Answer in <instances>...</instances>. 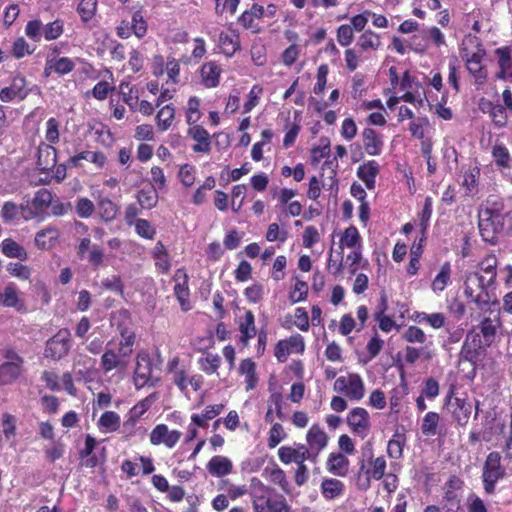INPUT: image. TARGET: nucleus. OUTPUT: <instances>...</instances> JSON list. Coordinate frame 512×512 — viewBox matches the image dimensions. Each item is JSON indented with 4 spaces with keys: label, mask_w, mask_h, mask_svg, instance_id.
<instances>
[{
    "label": "nucleus",
    "mask_w": 512,
    "mask_h": 512,
    "mask_svg": "<svg viewBox=\"0 0 512 512\" xmlns=\"http://www.w3.org/2000/svg\"><path fill=\"white\" fill-rule=\"evenodd\" d=\"M329 437L318 424H313L306 434V450L310 456V462L317 463L319 454L328 444Z\"/></svg>",
    "instance_id": "f3484780"
},
{
    "label": "nucleus",
    "mask_w": 512,
    "mask_h": 512,
    "mask_svg": "<svg viewBox=\"0 0 512 512\" xmlns=\"http://www.w3.org/2000/svg\"><path fill=\"white\" fill-rule=\"evenodd\" d=\"M362 147L369 156H379L384 149V136L375 129L367 127L361 133Z\"/></svg>",
    "instance_id": "a878e982"
},
{
    "label": "nucleus",
    "mask_w": 512,
    "mask_h": 512,
    "mask_svg": "<svg viewBox=\"0 0 512 512\" xmlns=\"http://www.w3.org/2000/svg\"><path fill=\"white\" fill-rule=\"evenodd\" d=\"M218 47L226 57H232L241 49L240 34L236 29L221 31L218 36Z\"/></svg>",
    "instance_id": "bb28decb"
},
{
    "label": "nucleus",
    "mask_w": 512,
    "mask_h": 512,
    "mask_svg": "<svg viewBox=\"0 0 512 512\" xmlns=\"http://www.w3.org/2000/svg\"><path fill=\"white\" fill-rule=\"evenodd\" d=\"M117 330L121 336V340L118 343L117 347L120 348V350L126 351L130 354L133 353V347L136 342V333L135 331L124 325V324H118Z\"/></svg>",
    "instance_id": "de8ad7c7"
},
{
    "label": "nucleus",
    "mask_w": 512,
    "mask_h": 512,
    "mask_svg": "<svg viewBox=\"0 0 512 512\" xmlns=\"http://www.w3.org/2000/svg\"><path fill=\"white\" fill-rule=\"evenodd\" d=\"M406 442V436L403 433L396 432L388 441L387 453L389 457L399 459L403 455V447Z\"/></svg>",
    "instance_id": "4d7b16f0"
},
{
    "label": "nucleus",
    "mask_w": 512,
    "mask_h": 512,
    "mask_svg": "<svg viewBox=\"0 0 512 512\" xmlns=\"http://www.w3.org/2000/svg\"><path fill=\"white\" fill-rule=\"evenodd\" d=\"M401 338L408 343L423 344L426 341L424 331L415 325L408 326L401 334Z\"/></svg>",
    "instance_id": "338daca9"
},
{
    "label": "nucleus",
    "mask_w": 512,
    "mask_h": 512,
    "mask_svg": "<svg viewBox=\"0 0 512 512\" xmlns=\"http://www.w3.org/2000/svg\"><path fill=\"white\" fill-rule=\"evenodd\" d=\"M333 389L351 401H360L365 395V385L358 373H348L346 376L338 377Z\"/></svg>",
    "instance_id": "1a4fd4ad"
},
{
    "label": "nucleus",
    "mask_w": 512,
    "mask_h": 512,
    "mask_svg": "<svg viewBox=\"0 0 512 512\" xmlns=\"http://www.w3.org/2000/svg\"><path fill=\"white\" fill-rule=\"evenodd\" d=\"M181 432L169 430L166 424H157L151 431L149 439L152 445L163 444L166 448L172 449L180 440Z\"/></svg>",
    "instance_id": "4be33fe9"
},
{
    "label": "nucleus",
    "mask_w": 512,
    "mask_h": 512,
    "mask_svg": "<svg viewBox=\"0 0 512 512\" xmlns=\"http://www.w3.org/2000/svg\"><path fill=\"white\" fill-rule=\"evenodd\" d=\"M97 205L99 216L103 221L111 222L117 217L119 208L111 199L101 198Z\"/></svg>",
    "instance_id": "3c124183"
},
{
    "label": "nucleus",
    "mask_w": 512,
    "mask_h": 512,
    "mask_svg": "<svg viewBox=\"0 0 512 512\" xmlns=\"http://www.w3.org/2000/svg\"><path fill=\"white\" fill-rule=\"evenodd\" d=\"M238 372L245 377L244 384L247 392L256 388L259 378L256 373V364L251 358L241 360Z\"/></svg>",
    "instance_id": "f704fd0d"
},
{
    "label": "nucleus",
    "mask_w": 512,
    "mask_h": 512,
    "mask_svg": "<svg viewBox=\"0 0 512 512\" xmlns=\"http://www.w3.org/2000/svg\"><path fill=\"white\" fill-rule=\"evenodd\" d=\"M345 485L335 478L324 479L321 483V492L325 499L333 500L343 495Z\"/></svg>",
    "instance_id": "79ce46f5"
},
{
    "label": "nucleus",
    "mask_w": 512,
    "mask_h": 512,
    "mask_svg": "<svg viewBox=\"0 0 512 512\" xmlns=\"http://www.w3.org/2000/svg\"><path fill=\"white\" fill-rule=\"evenodd\" d=\"M416 320L419 323H426L433 329H440L445 326L446 317L443 313H425L421 312L417 314Z\"/></svg>",
    "instance_id": "680f3d73"
},
{
    "label": "nucleus",
    "mask_w": 512,
    "mask_h": 512,
    "mask_svg": "<svg viewBox=\"0 0 512 512\" xmlns=\"http://www.w3.org/2000/svg\"><path fill=\"white\" fill-rule=\"evenodd\" d=\"M75 68V63L69 57H60L57 59H48L46 61L45 72L51 69L60 76L72 72Z\"/></svg>",
    "instance_id": "a18cd8bd"
},
{
    "label": "nucleus",
    "mask_w": 512,
    "mask_h": 512,
    "mask_svg": "<svg viewBox=\"0 0 512 512\" xmlns=\"http://www.w3.org/2000/svg\"><path fill=\"white\" fill-rule=\"evenodd\" d=\"M305 341L301 334H293L288 338L279 340L274 348V356L280 363H285L290 354H303Z\"/></svg>",
    "instance_id": "4468645a"
},
{
    "label": "nucleus",
    "mask_w": 512,
    "mask_h": 512,
    "mask_svg": "<svg viewBox=\"0 0 512 512\" xmlns=\"http://www.w3.org/2000/svg\"><path fill=\"white\" fill-rule=\"evenodd\" d=\"M57 164V150L54 146L41 142L38 146L37 153V168L40 172L45 173L46 177L41 179L40 182L43 184H49L51 182V176L49 172L54 169Z\"/></svg>",
    "instance_id": "a211bd4d"
},
{
    "label": "nucleus",
    "mask_w": 512,
    "mask_h": 512,
    "mask_svg": "<svg viewBox=\"0 0 512 512\" xmlns=\"http://www.w3.org/2000/svg\"><path fill=\"white\" fill-rule=\"evenodd\" d=\"M247 192L245 184H237L231 190V209L234 213H239L244 204V197Z\"/></svg>",
    "instance_id": "0e129e2a"
},
{
    "label": "nucleus",
    "mask_w": 512,
    "mask_h": 512,
    "mask_svg": "<svg viewBox=\"0 0 512 512\" xmlns=\"http://www.w3.org/2000/svg\"><path fill=\"white\" fill-rule=\"evenodd\" d=\"M132 354L120 350L115 347L113 341H109L105 347V351L101 356L100 367L101 370L107 374L113 370L118 373H124L129 365L130 357Z\"/></svg>",
    "instance_id": "6e6552de"
},
{
    "label": "nucleus",
    "mask_w": 512,
    "mask_h": 512,
    "mask_svg": "<svg viewBox=\"0 0 512 512\" xmlns=\"http://www.w3.org/2000/svg\"><path fill=\"white\" fill-rule=\"evenodd\" d=\"M175 119V107L173 104H167L161 107L156 114V123L159 131H167Z\"/></svg>",
    "instance_id": "49530a36"
},
{
    "label": "nucleus",
    "mask_w": 512,
    "mask_h": 512,
    "mask_svg": "<svg viewBox=\"0 0 512 512\" xmlns=\"http://www.w3.org/2000/svg\"><path fill=\"white\" fill-rule=\"evenodd\" d=\"M346 261L350 275H355L359 268L367 269L369 267L368 260L363 258L362 251L359 248L351 251L347 255Z\"/></svg>",
    "instance_id": "5fc2aeb1"
},
{
    "label": "nucleus",
    "mask_w": 512,
    "mask_h": 512,
    "mask_svg": "<svg viewBox=\"0 0 512 512\" xmlns=\"http://www.w3.org/2000/svg\"><path fill=\"white\" fill-rule=\"evenodd\" d=\"M53 204V194L48 189H39L30 203L26 206L21 205V216L25 220L42 218L47 209Z\"/></svg>",
    "instance_id": "f8f14e48"
},
{
    "label": "nucleus",
    "mask_w": 512,
    "mask_h": 512,
    "mask_svg": "<svg viewBox=\"0 0 512 512\" xmlns=\"http://www.w3.org/2000/svg\"><path fill=\"white\" fill-rule=\"evenodd\" d=\"M173 280L175 281L173 292L181 310L184 312L191 310L189 276L186 270L184 268L177 269Z\"/></svg>",
    "instance_id": "aec40b11"
},
{
    "label": "nucleus",
    "mask_w": 512,
    "mask_h": 512,
    "mask_svg": "<svg viewBox=\"0 0 512 512\" xmlns=\"http://www.w3.org/2000/svg\"><path fill=\"white\" fill-rule=\"evenodd\" d=\"M358 464L357 479L359 486L363 489L370 487L371 479L380 480L385 475L386 460L383 456L373 458L371 454L368 458V466H366L364 459L359 460Z\"/></svg>",
    "instance_id": "9d476101"
},
{
    "label": "nucleus",
    "mask_w": 512,
    "mask_h": 512,
    "mask_svg": "<svg viewBox=\"0 0 512 512\" xmlns=\"http://www.w3.org/2000/svg\"><path fill=\"white\" fill-rule=\"evenodd\" d=\"M0 305L14 308L18 312L26 311L24 301L19 297V290L13 282L7 284L3 292L0 293Z\"/></svg>",
    "instance_id": "7c9ffc66"
},
{
    "label": "nucleus",
    "mask_w": 512,
    "mask_h": 512,
    "mask_svg": "<svg viewBox=\"0 0 512 512\" xmlns=\"http://www.w3.org/2000/svg\"><path fill=\"white\" fill-rule=\"evenodd\" d=\"M462 60L466 70L474 80L476 86H483L488 79V70L483 61L486 57V49L477 35H467L460 49Z\"/></svg>",
    "instance_id": "f257e3e1"
},
{
    "label": "nucleus",
    "mask_w": 512,
    "mask_h": 512,
    "mask_svg": "<svg viewBox=\"0 0 512 512\" xmlns=\"http://www.w3.org/2000/svg\"><path fill=\"white\" fill-rule=\"evenodd\" d=\"M208 472L215 477H225L233 470L232 461L222 455L213 456L207 463Z\"/></svg>",
    "instance_id": "c9c22d12"
},
{
    "label": "nucleus",
    "mask_w": 512,
    "mask_h": 512,
    "mask_svg": "<svg viewBox=\"0 0 512 512\" xmlns=\"http://www.w3.org/2000/svg\"><path fill=\"white\" fill-rule=\"evenodd\" d=\"M199 74L205 88H215L220 84L222 68L216 61H207L200 67Z\"/></svg>",
    "instance_id": "c756f323"
},
{
    "label": "nucleus",
    "mask_w": 512,
    "mask_h": 512,
    "mask_svg": "<svg viewBox=\"0 0 512 512\" xmlns=\"http://www.w3.org/2000/svg\"><path fill=\"white\" fill-rule=\"evenodd\" d=\"M121 418L115 411H105L99 418L97 426L104 432H115L119 429Z\"/></svg>",
    "instance_id": "09e8293b"
},
{
    "label": "nucleus",
    "mask_w": 512,
    "mask_h": 512,
    "mask_svg": "<svg viewBox=\"0 0 512 512\" xmlns=\"http://www.w3.org/2000/svg\"><path fill=\"white\" fill-rule=\"evenodd\" d=\"M243 315L236 320L240 332L239 342L247 347L249 341L257 335L254 313L246 308L242 309Z\"/></svg>",
    "instance_id": "393cba45"
},
{
    "label": "nucleus",
    "mask_w": 512,
    "mask_h": 512,
    "mask_svg": "<svg viewBox=\"0 0 512 512\" xmlns=\"http://www.w3.org/2000/svg\"><path fill=\"white\" fill-rule=\"evenodd\" d=\"M511 47L502 46L495 50V55L498 57L499 73L497 75L500 79H506L511 75L512 68Z\"/></svg>",
    "instance_id": "58836bf2"
},
{
    "label": "nucleus",
    "mask_w": 512,
    "mask_h": 512,
    "mask_svg": "<svg viewBox=\"0 0 512 512\" xmlns=\"http://www.w3.org/2000/svg\"><path fill=\"white\" fill-rule=\"evenodd\" d=\"M445 406L449 413H451L453 420L459 426H466L472 414V403L466 396H459L454 394L453 388L445 398Z\"/></svg>",
    "instance_id": "9b49d317"
},
{
    "label": "nucleus",
    "mask_w": 512,
    "mask_h": 512,
    "mask_svg": "<svg viewBox=\"0 0 512 512\" xmlns=\"http://www.w3.org/2000/svg\"><path fill=\"white\" fill-rule=\"evenodd\" d=\"M346 423L352 434L365 439L371 429L370 415L365 408L355 407L346 416Z\"/></svg>",
    "instance_id": "2eb2a0df"
},
{
    "label": "nucleus",
    "mask_w": 512,
    "mask_h": 512,
    "mask_svg": "<svg viewBox=\"0 0 512 512\" xmlns=\"http://www.w3.org/2000/svg\"><path fill=\"white\" fill-rule=\"evenodd\" d=\"M137 201L144 209H152L158 203V190L154 188L141 189L137 193Z\"/></svg>",
    "instance_id": "052dcab7"
},
{
    "label": "nucleus",
    "mask_w": 512,
    "mask_h": 512,
    "mask_svg": "<svg viewBox=\"0 0 512 512\" xmlns=\"http://www.w3.org/2000/svg\"><path fill=\"white\" fill-rule=\"evenodd\" d=\"M495 288L485 282L480 272H469L464 281V294L477 306H487L495 303V295L491 293Z\"/></svg>",
    "instance_id": "20e7f679"
},
{
    "label": "nucleus",
    "mask_w": 512,
    "mask_h": 512,
    "mask_svg": "<svg viewBox=\"0 0 512 512\" xmlns=\"http://www.w3.org/2000/svg\"><path fill=\"white\" fill-rule=\"evenodd\" d=\"M29 92L26 79L22 76H15L10 86L0 90V100L2 102L22 101L29 95Z\"/></svg>",
    "instance_id": "b1692460"
},
{
    "label": "nucleus",
    "mask_w": 512,
    "mask_h": 512,
    "mask_svg": "<svg viewBox=\"0 0 512 512\" xmlns=\"http://www.w3.org/2000/svg\"><path fill=\"white\" fill-rule=\"evenodd\" d=\"M71 348V333L69 329L62 328L47 340L44 356L52 360H60L65 357Z\"/></svg>",
    "instance_id": "ddd939ff"
},
{
    "label": "nucleus",
    "mask_w": 512,
    "mask_h": 512,
    "mask_svg": "<svg viewBox=\"0 0 512 512\" xmlns=\"http://www.w3.org/2000/svg\"><path fill=\"white\" fill-rule=\"evenodd\" d=\"M185 114L186 122L189 126L198 125L197 123L202 116L200 111V99L198 97L192 96L188 99Z\"/></svg>",
    "instance_id": "bf43d9fd"
},
{
    "label": "nucleus",
    "mask_w": 512,
    "mask_h": 512,
    "mask_svg": "<svg viewBox=\"0 0 512 512\" xmlns=\"http://www.w3.org/2000/svg\"><path fill=\"white\" fill-rule=\"evenodd\" d=\"M502 322L500 319V311H490L489 316L483 317L478 324L477 328L481 335L480 343L483 346H491L497 336L498 329L501 328Z\"/></svg>",
    "instance_id": "6ab92c4d"
},
{
    "label": "nucleus",
    "mask_w": 512,
    "mask_h": 512,
    "mask_svg": "<svg viewBox=\"0 0 512 512\" xmlns=\"http://www.w3.org/2000/svg\"><path fill=\"white\" fill-rule=\"evenodd\" d=\"M200 369L207 375L218 372L221 365V357L218 354L206 353L198 359Z\"/></svg>",
    "instance_id": "603ef678"
},
{
    "label": "nucleus",
    "mask_w": 512,
    "mask_h": 512,
    "mask_svg": "<svg viewBox=\"0 0 512 512\" xmlns=\"http://www.w3.org/2000/svg\"><path fill=\"white\" fill-rule=\"evenodd\" d=\"M341 247L361 249V236L355 226H349L344 230L340 238Z\"/></svg>",
    "instance_id": "6e6d98bb"
},
{
    "label": "nucleus",
    "mask_w": 512,
    "mask_h": 512,
    "mask_svg": "<svg viewBox=\"0 0 512 512\" xmlns=\"http://www.w3.org/2000/svg\"><path fill=\"white\" fill-rule=\"evenodd\" d=\"M380 172V166L375 160H368L357 168V177L365 183L367 189L375 188L376 177Z\"/></svg>",
    "instance_id": "72a5a7b5"
},
{
    "label": "nucleus",
    "mask_w": 512,
    "mask_h": 512,
    "mask_svg": "<svg viewBox=\"0 0 512 512\" xmlns=\"http://www.w3.org/2000/svg\"><path fill=\"white\" fill-rule=\"evenodd\" d=\"M257 482V486L252 492V504L254 512H291L284 497L273 499L274 490L264 485L257 478L252 479V483Z\"/></svg>",
    "instance_id": "39448f33"
},
{
    "label": "nucleus",
    "mask_w": 512,
    "mask_h": 512,
    "mask_svg": "<svg viewBox=\"0 0 512 512\" xmlns=\"http://www.w3.org/2000/svg\"><path fill=\"white\" fill-rule=\"evenodd\" d=\"M498 259L495 254L486 255L477 265V271L482 274L485 282L491 284L494 288L497 278Z\"/></svg>",
    "instance_id": "473e14b6"
},
{
    "label": "nucleus",
    "mask_w": 512,
    "mask_h": 512,
    "mask_svg": "<svg viewBox=\"0 0 512 512\" xmlns=\"http://www.w3.org/2000/svg\"><path fill=\"white\" fill-rule=\"evenodd\" d=\"M22 373V365L19 363H2L0 365V386L15 382Z\"/></svg>",
    "instance_id": "c03bdc74"
},
{
    "label": "nucleus",
    "mask_w": 512,
    "mask_h": 512,
    "mask_svg": "<svg viewBox=\"0 0 512 512\" xmlns=\"http://www.w3.org/2000/svg\"><path fill=\"white\" fill-rule=\"evenodd\" d=\"M265 16V8L258 4L253 3L249 9L243 11L237 19L238 24L245 30H249L253 34H258L262 31L259 21Z\"/></svg>",
    "instance_id": "412c9836"
},
{
    "label": "nucleus",
    "mask_w": 512,
    "mask_h": 512,
    "mask_svg": "<svg viewBox=\"0 0 512 512\" xmlns=\"http://www.w3.org/2000/svg\"><path fill=\"white\" fill-rule=\"evenodd\" d=\"M278 457L280 461L285 464L298 463L301 461H310V456L308 451L306 450V445L304 444H295L293 446H281L278 449Z\"/></svg>",
    "instance_id": "c85d7f7f"
},
{
    "label": "nucleus",
    "mask_w": 512,
    "mask_h": 512,
    "mask_svg": "<svg viewBox=\"0 0 512 512\" xmlns=\"http://www.w3.org/2000/svg\"><path fill=\"white\" fill-rule=\"evenodd\" d=\"M157 398L156 393H151L144 399L138 401L126 415L130 416L133 419L139 421L141 417L150 409L151 405L155 402Z\"/></svg>",
    "instance_id": "864d4df0"
},
{
    "label": "nucleus",
    "mask_w": 512,
    "mask_h": 512,
    "mask_svg": "<svg viewBox=\"0 0 512 512\" xmlns=\"http://www.w3.org/2000/svg\"><path fill=\"white\" fill-rule=\"evenodd\" d=\"M1 252L8 258H17L25 261L28 258L25 248L12 238L4 239L0 244Z\"/></svg>",
    "instance_id": "a19ab883"
},
{
    "label": "nucleus",
    "mask_w": 512,
    "mask_h": 512,
    "mask_svg": "<svg viewBox=\"0 0 512 512\" xmlns=\"http://www.w3.org/2000/svg\"><path fill=\"white\" fill-rule=\"evenodd\" d=\"M59 238V229L53 226H47L35 234L34 243L40 250H50L56 246Z\"/></svg>",
    "instance_id": "2f4dec72"
},
{
    "label": "nucleus",
    "mask_w": 512,
    "mask_h": 512,
    "mask_svg": "<svg viewBox=\"0 0 512 512\" xmlns=\"http://www.w3.org/2000/svg\"><path fill=\"white\" fill-rule=\"evenodd\" d=\"M502 457L499 452H490L482 467V483L484 492L493 495L496 492L498 481L506 477V468L501 463Z\"/></svg>",
    "instance_id": "423d86ee"
},
{
    "label": "nucleus",
    "mask_w": 512,
    "mask_h": 512,
    "mask_svg": "<svg viewBox=\"0 0 512 512\" xmlns=\"http://www.w3.org/2000/svg\"><path fill=\"white\" fill-rule=\"evenodd\" d=\"M166 370L171 382L181 393H186L188 386H191L192 390L197 392L204 385V377L201 374L192 373L191 365L182 361L178 356L167 362Z\"/></svg>",
    "instance_id": "7ed1b4c3"
},
{
    "label": "nucleus",
    "mask_w": 512,
    "mask_h": 512,
    "mask_svg": "<svg viewBox=\"0 0 512 512\" xmlns=\"http://www.w3.org/2000/svg\"><path fill=\"white\" fill-rule=\"evenodd\" d=\"M193 46L194 47H193V50L191 52V55L190 56L184 55L182 57L181 61L184 64H191V63L197 64L206 55L207 47H206V42H205L204 38H202V37L194 38L193 39Z\"/></svg>",
    "instance_id": "8fccbe9b"
},
{
    "label": "nucleus",
    "mask_w": 512,
    "mask_h": 512,
    "mask_svg": "<svg viewBox=\"0 0 512 512\" xmlns=\"http://www.w3.org/2000/svg\"><path fill=\"white\" fill-rule=\"evenodd\" d=\"M98 0H81L77 7V12L83 22L90 21L97 10Z\"/></svg>",
    "instance_id": "774afa93"
},
{
    "label": "nucleus",
    "mask_w": 512,
    "mask_h": 512,
    "mask_svg": "<svg viewBox=\"0 0 512 512\" xmlns=\"http://www.w3.org/2000/svg\"><path fill=\"white\" fill-rule=\"evenodd\" d=\"M492 156L497 166L501 168H508L510 166L511 156L504 144H495L492 148Z\"/></svg>",
    "instance_id": "69168bd1"
},
{
    "label": "nucleus",
    "mask_w": 512,
    "mask_h": 512,
    "mask_svg": "<svg viewBox=\"0 0 512 512\" xmlns=\"http://www.w3.org/2000/svg\"><path fill=\"white\" fill-rule=\"evenodd\" d=\"M349 464V459L342 453H330L326 462L327 470L340 477L348 474Z\"/></svg>",
    "instance_id": "4c0bfd02"
},
{
    "label": "nucleus",
    "mask_w": 512,
    "mask_h": 512,
    "mask_svg": "<svg viewBox=\"0 0 512 512\" xmlns=\"http://www.w3.org/2000/svg\"><path fill=\"white\" fill-rule=\"evenodd\" d=\"M187 135L196 143L192 146L195 153L209 154L211 151V138L209 132L201 125L190 126Z\"/></svg>",
    "instance_id": "cd10ccee"
},
{
    "label": "nucleus",
    "mask_w": 512,
    "mask_h": 512,
    "mask_svg": "<svg viewBox=\"0 0 512 512\" xmlns=\"http://www.w3.org/2000/svg\"><path fill=\"white\" fill-rule=\"evenodd\" d=\"M225 406L222 403L207 405L201 413H195L191 416V422L195 426L200 428H206L208 421L214 419L218 416L223 410Z\"/></svg>",
    "instance_id": "e433bc0d"
},
{
    "label": "nucleus",
    "mask_w": 512,
    "mask_h": 512,
    "mask_svg": "<svg viewBox=\"0 0 512 512\" xmlns=\"http://www.w3.org/2000/svg\"><path fill=\"white\" fill-rule=\"evenodd\" d=\"M356 45L362 52L368 50L377 51L382 45L381 37L373 30L367 29L358 37Z\"/></svg>",
    "instance_id": "ea45409f"
},
{
    "label": "nucleus",
    "mask_w": 512,
    "mask_h": 512,
    "mask_svg": "<svg viewBox=\"0 0 512 512\" xmlns=\"http://www.w3.org/2000/svg\"><path fill=\"white\" fill-rule=\"evenodd\" d=\"M481 169L476 164L474 166L462 167L460 186L464 189L466 197H475L479 193Z\"/></svg>",
    "instance_id": "5701e85b"
},
{
    "label": "nucleus",
    "mask_w": 512,
    "mask_h": 512,
    "mask_svg": "<svg viewBox=\"0 0 512 512\" xmlns=\"http://www.w3.org/2000/svg\"><path fill=\"white\" fill-rule=\"evenodd\" d=\"M119 92L122 95V100L126 103L130 110L135 112L138 105V93L134 91V87L127 82H121L119 84Z\"/></svg>",
    "instance_id": "13d9d810"
},
{
    "label": "nucleus",
    "mask_w": 512,
    "mask_h": 512,
    "mask_svg": "<svg viewBox=\"0 0 512 512\" xmlns=\"http://www.w3.org/2000/svg\"><path fill=\"white\" fill-rule=\"evenodd\" d=\"M439 414L436 412H427L421 423V432L425 436H434L437 434L439 424Z\"/></svg>",
    "instance_id": "e2e57ef3"
},
{
    "label": "nucleus",
    "mask_w": 512,
    "mask_h": 512,
    "mask_svg": "<svg viewBox=\"0 0 512 512\" xmlns=\"http://www.w3.org/2000/svg\"><path fill=\"white\" fill-rule=\"evenodd\" d=\"M153 362L147 352H139L136 357V366L133 380L137 389L145 386H154L152 381Z\"/></svg>",
    "instance_id": "dca6fc26"
},
{
    "label": "nucleus",
    "mask_w": 512,
    "mask_h": 512,
    "mask_svg": "<svg viewBox=\"0 0 512 512\" xmlns=\"http://www.w3.org/2000/svg\"><path fill=\"white\" fill-rule=\"evenodd\" d=\"M504 205L500 200L487 199L478 212V228L482 239L490 244H496L498 235L504 229Z\"/></svg>",
    "instance_id": "f03ea898"
},
{
    "label": "nucleus",
    "mask_w": 512,
    "mask_h": 512,
    "mask_svg": "<svg viewBox=\"0 0 512 512\" xmlns=\"http://www.w3.org/2000/svg\"><path fill=\"white\" fill-rule=\"evenodd\" d=\"M452 268L450 262H444L438 274L434 277L431 283V289L435 293H440L445 290L451 281Z\"/></svg>",
    "instance_id": "37998d69"
},
{
    "label": "nucleus",
    "mask_w": 512,
    "mask_h": 512,
    "mask_svg": "<svg viewBox=\"0 0 512 512\" xmlns=\"http://www.w3.org/2000/svg\"><path fill=\"white\" fill-rule=\"evenodd\" d=\"M64 33V21L56 19L43 25L40 19L29 20L25 26L26 36L34 42H40L42 38L46 41L58 39Z\"/></svg>",
    "instance_id": "0eeeda50"
}]
</instances>
